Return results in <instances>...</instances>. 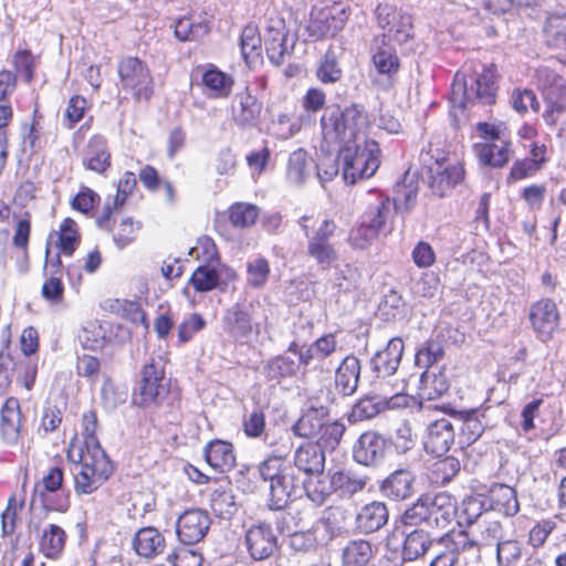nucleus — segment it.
<instances>
[{
  "label": "nucleus",
  "instance_id": "obj_1",
  "mask_svg": "<svg viewBox=\"0 0 566 566\" xmlns=\"http://www.w3.org/2000/svg\"><path fill=\"white\" fill-rule=\"evenodd\" d=\"M302 492L315 505H323L335 493L332 474L329 473L328 480L324 473L302 478L287 467L283 474L276 476L275 485L269 486L266 506L271 511L283 512Z\"/></svg>",
  "mask_w": 566,
  "mask_h": 566
},
{
  "label": "nucleus",
  "instance_id": "obj_2",
  "mask_svg": "<svg viewBox=\"0 0 566 566\" xmlns=\"http://www.w3.org/2000/svg\"><path fill=\"white\" fill-rule=\"evenodd\" d=\"M326 454L319 443L307 441L301 443L293 452L292 461H286L279 455H271L262 461L258 467L260 478L275 485L279 474H283V470L290 467L302 478L313 474H321L325 471Z\"/></svg>",
  "mask_w": 566,
  "mask_h": 566
},
{
  "label": "nucleus",
  "instance_id": "obj_3",
  "mask_svg": "<svg viewBox=\"0 0 566 566\" xmlns=\"http://www.w3.org/2000/svg\"><path fill=\"white\" fill-rule=\"evenodd\" d=\"M497 69L494 64L483 65L480 73L468 78L464 73H457L453 78L449 99L453 107L467 109L476 104L488 106L495 103Z\"/></svg>",
  "mask_w": 566,
  "mask_h": 566
},
{
  "label": "nucleus",
  "instance_id": "obj_4",
  "mask_svg": "<svg viewBox=\"0 0 566 566\" xmlns=\"http://www.w3.org/2000/svg\"><path fill=\"white\" fill-rule=\"evenodd\" d=\"M379 145L367 136H358L347 146H342L338 159L343 166L345 182L354 185L359 180L370 178L379 168Z\"/></svg>",
  "mask_w": 566,
  "mask_h": 566
},
{
  "label": "nucleus",
  "instance_id": "obj_5",
  "mask_svg": "<svg viewBox=\"0 0 566 566\" xmlns=\"http://www.w3.org/2000/svg\"><path fill=\"white\" fill-rule=\"evenodd\" d=\"M363 107L353 104L344 109L339 106L326 107L321 118L322 135L327 144L347 146L365 136L361 132L364 125Z\"/></svg>",
  "mask_w": 566,
  "mask_h": 566
},
{
  "label": "nucleus",
  "instance_id": "obj_6",
  "mask_svg": "<svg viewBox=\"0 0 566 566\" xmlns=\"http://www.w3.org/2000/svg\"><path fill=\"white\" fill-rule=\"evenodd\" d=\"M454 505L451 497L444 493L422 494L415 503L409 505L401 514L403 526L444 528L452 520Z\"/></svg>",
  "mask_w": 566,
  "mask_h": 566
},
{
  "label": "nucleus",
  "instance_id": "obj_7",
  "mask_svg": "<svg viewBox=\"0 0 566 566\" xmlns=\"http://www.w3.org/2000/svg\"><path fill=\"white\" fill-rule=\"evenodd\" d=\"M67 457L75 461L72 453ZM78 471L74 472V490L77 495L92 494L113 474L114 465L105 451H84L78 453Z\"/></svg>",
  "mask_w": 566,
  "mask_h": 566
},
{
  "label": "nucleus",
  "instance_id": "obj_8",
  "mask_svg": "<svg viewBox=\"0 0 566 566\" xmlns=\"http://www.w3.org/2000/svg\"><path fill=\"white\" fill-rule=\"evenodd\" d=\"M422 179L432 196L447 197L464 179V168L460 164L449 165L444 157H434L431 150H421Z\"/></svg>",
  "mask_w": 566,
  "mask_h": 566
},
{
  "label": "nucleus",
  "instance_id": "obj_9",
  "mask_svg": "<svg viewBox=\"0 0 566 566\" xmlns=\"http://www.w3.org/2000/svg\"><path fill=\"white\" fill-rule=\"evenodd\" d=\"M168 395L169 379L165 376L164 365L151 359L142 369V378L134 392V403L143 408L161 406Z\"/></svg>",
  "mask_w": 566,
  "mask_h": 566
},
{
  "label": "nucleus",
  "instance_id": "obj_10",
  "mask_svg": "<svg viewBox=\"0 0 566 566\" xmlns=\"http://www.w3.org/2000/svg\"><path fill=\"white\" fill-rule=\"evenodd\" d=\"M392 448L390 437L377 430L360 433L352 448L353 460L365 468L379 469L386 462Z\"/></svg>",
  "mask_w": 566,
  "mask_h": 566
},
{
  "label": "nucleus",
  "instance_id": "obj_11",
  "mask_svg": "<svg viewBox=\"0 0 566 566\" xmlns=\"http://www.w3.org/2000/svg\"><path fill=\"white\" fill-rule=\"evenodd\" d=\"M118 75L123 88L137 101H148L153 93V77L148 66L138 57L127 56L119 61Z\"/></svg>",
  "mask_w": 566,
  "mask_h": 566
},
{
  "label": "nucleus",
  "instance_id": "obj_12",
  "mask_svg": "<svg viewBox=\"0 0 566 566\" xmlns=\"http://www.w3.org/2000/svg\"><path fill=\"white\" fill-rule=\"evenodd\" d=\"M392 213L389 198L380 199L370 205L360 218L359 227L352 231L350 240L358 248H364L369 241L377 238L385 230L386 223Z\"/></svg>",
  "mask_w": 566,
  "mask_h": 566
},
{
  "label": "nucleus",
  "instance_id": "obj_13",
  "mask_svg": "<svg viewBox=\"0 0 566 566\" xmlns=\"http://www.w3.org/2000/svg\"><path fill=\"white\" fill-rule=\"evenodd\" d=\"M63 486V470L60 467H53L43 475L41 482L36 483L31 499V506L38 501L41 503L45 512L56 511L65 512L69 506V497L66 495H53Z\"/></svg>",
  "mask_w": 566,
  "mask_h": 566
},
{
  "label": "nucleus",
  "instance_id": "obj_14",
  "mask_svg": "<svg viewBox=\"0 0 566 566\" xmlns=\"http://www.w3.org/2000/svg\"><path fill=\"white\" fill-rule=\"evenodd\" d=\"M371 62L376 72V76H374L370 71L373 83L384 90L391 88L400 67V61L396 50L382 42L374 50Z\"/></svg>",
  "mask_w": 566,
  "mask_h": 566
},
{
  "label": "nucleus",
  "instance_id": "obj_15",
  "mask_svg": "<svg viewBox=\"0 0 566 566\" xmlns=\"http://www.w3.org/2000/svg\"><path fill=\"white\" fill-rule=\"evenodd\" d=\"M210 524L211 521L206 511L200 509L187 510L178 517L177 536L187 546L197 544L205 538Z\"/></svg>",
  "mask_w": 566,
  "mask_h": 566
},
{
  "label": "nucleus",
  "instance_id": "obj_16",
  "mask_svg": "<svg viewBox=\"0 0 566 566\" xmlns=\"http://www.w3.org/2000/svg\"><path fill=\"white\" fill-rule=\"evenodd\" d=\"M454 441L455 428L450 416L437 419L428 424L423 440L424 450L428 453L440 458L449 452Z\"/></svg>",
  "mask_w": 566,
  "mask_h": 566
},
{
  "label": "nucleus",
  "instance_id": "obj_17",
  "mask_svg": "<svg viewBox=\"0 0 566 566\" xmlns=\"http://www.w3.org/2000/svg\"><path fill=\"white\" fill-rule=\"evenodd\" d=\"M530 321L541 340L552 338L559 324V312L551 298H542L530 308Z\"/></svg>",
  "mask_w": 566,
  "mask_h": 566
},
{
  "label": "nucleus",
  "instance_id": "obj_18",
  "mask_svg": "<svg viewBox=\"0 0 566 566\" xmlns=\"http://www.w3.org/2000/svg\"><path fill=\"white\" fill-rule=\"evenodd\" d=\"M245 545L254 560L266 559L279 548L277 537L266 523L253 525L245 532Z\"/></svg>",
  "mask_w": 566,
  "mask_h": 566
},
{
  "label": "nucleus",
  "instance_id": "obj_19",
  "mask_svg": "<svg viewBox=\"0 0 566 566\" xmlns=\"http://www.w3.org/2000/svg\"><path fill=\"white\" fill-rule=\"evenodd\" d=\"M448 415L460 430L461 442L470 446L474 443L484 432L488 423L485 413L480 409L457 410L448 409Z\"/></svg>",
  "mask_w": 566,
  "mask_h": 566
},
{
  "label": "nucleus",
  "instance_id": "obj_20",
  "mask_svg": "<svg viewBox=\"0 0 566 566\" xmlns=\"http://www.w3.org/2000/svg\"><path fill=\"white\" fill-rule=\"evenodd\" d=\"M403 348L402 339L392 337L385 348L374 354L369 360V366L376 378H387L398 370Z\"/></svg>",
  "mask_w": 566,
  "mask_h": 566
},
{
  "label": "nucleus",
  "instance_id": "obj_21",
  "mask_svg": "<svg viewBox=\"0 0 566 566\" xmlns=\"http://www.w3.org/2000/svg\"><path fill=\"white\" fill-rule=\"evenodd\" d=\"M328 416V407L319 403L317 399H308L306 408L298 420L292 426V431L300 438H316Z\"/></svg>",
  "mask_w": 566,
  "mask_h": 566
},
{
  "label": "nucleus",
  "instance_id": "obj_22",
  "mask_svg": "<svg viewBox=\"0 0 566 566\" xmlns=\"http://www.w3.org/2000/svg\"><path fill=\"white\" fill-rule=\"evenodd\" d=\"M416 475L408 469H397L379 483V492L390 501L400 502L415 494Z\"/></svg>",
  "mask_w": 566,
  "mask_h": 566
},
{
  "label": "nucleus",
  "instance_id": "obj_23",
  "mask_svg": "<svg viewBox=\"0 0 566 566\" xmlns=\"http://www.w3.org/2000/svg\"><path fill=\"white\" fill-rule=\"evenodd\" d=\"M222 329L226 334L237 340L250 337L253 325L250 313V305L235 303L224 310L221 318Z\"/></svg>",
  "mask_w": 566,
  "mask_h": 566
},
{
  "label": "nucleus",
  "instance_id": "obj_24",
  "mask_svg": "<svg viewBox=\"0 0 566 566\" xmlns=\"http://www.w3.org/2000/svg\"><path fill=\"white\" fill-rule=\"evenodd\" d=\"M436 542L457 563L462 556H473L480 552L479 543L463 530H451L437 538Z\"/></svg>",
  "mask_w": 566,
  "mask_h": 566
},
{
  "label": "nucleus",
  "instance_id": "obj_25",
  "mask_svg": "<svg viewBox=\"0 0 566 566\" xmlns=\"http://www.w3.org/2000/svg\"><path fill=\"white\" fill-rule=\"evenodd\" d=\"M485 504L488 509L505 517H513L520 512L517 492L507 484L492 483L485 495Z\"/></svg>",
  "mask_w": 566,
  "mask_h": 566
},
{
  "label": "nucleus",
  "instance_id": "obj_26",
  "mask_svg": "<svg viewBox=\"0 0 566 566\" xmlns=\"http://www.w3.org/2000/svg\"><path fill=\"white\" fill-rule=\"evenodd\" d=\"M312 15L311 35H337L348 18L346 10L337 6L319 9Z\"/></svg>",
  "mask_w": 566,
  "mask_h": 566
},
{
  "label": "nucleus",
  "instance_id": "obj_27",
  "mask_svg": "<svg viewBox=\"0 0 566 566\" xmlns=\"http://www.w3.org/2000/svg\"><path fill=\"white\" fill-rule=\"evenodd\" d=\"M360 360L354 355H347L335 370V388L343 397L353 396L360 379Z\"/></svg>",
  "mask_w": 566,
  "mask_h": 566
},
{
  "label": "nucleus",
  "instance_id": "obj_28",
  "mask_svg": "<svg viewBox=\"0 0 566 566\" xmlns=\"http://www.w3.org/2000/svg\"><path fill=\"white\" fill-rule=\"evenodd\" d=\"M335 493L343 499H350L363 492L370 478L353 468L338 469L331 473Z\"/></svg>",
  "mask_w": 566,
  "mask_h": 566
},
{
  "label": "nucleus",
  "instance_id": "obj_29",
  "mask_svg": "<svg viewBox=\"0 0 566 566\" xmlns=\"http://www.w3.org/2000/svg\"><path fill=\"white\" fill-rule=\"evenodd\" d=\"M388 507L381 501L365 504L356 516L357 527L365 534L379 531L388 523Z\"/></svg>",
  "mask_w": 566,
  "mask_h": 566
},
{
  "label": "nucleus",
  "instance_id": "obj_30",
  "mask_svg": "<svg viewBox=\"0 0 566 566\" xmlns=\"http://www.w3.org/2000/svg\"><path fill=\"white\" fill-rule=\"evenodd\" d=\"M261 108V103L247 90L238 93L232 104L233 120L241 127H252L258 123Z\"/></svg>",
  "mask_w": 566,
  "mask_h": 566
},
{
  "label": "nucleus",
  "instance_id": "obj_31",
  "mask_svg": "<svg viewBox=\"0 0 566 566\" xmlns=\"http://www.w3.org/2000/svg\"><path fill=\"white\" fill-rule=\"evenodd\" d=\"M203 454L207 463L216 472H229L235 465L233 446L228 441L212 440L205 448Z\"/></svg>",
  "mask_w": 566,
  "mask_h": 566
},
{
  "label": "nucleus",
  "instance_id": "obj_32",
  "mask_svg": "<svg viewBox=\"0 0 566 566\" xmlns=\"http://www.w3.org/2000/svg\"><path fill=\"white\" fill-rule=\"evenodd\" d=\"M22 412L15 397H9L1 408L0 430L7 443H15L20 436Z\"/></svg>",
  "mask_w": 566,
  "mask_h": 566
},
{
  "label": "nucleus",
  "instance_id": "obj_33",
  "mask_svg": "<svg viewBox=\"0 0 566 566\" xmlns=\"http://www.w3.org/2000/svg\"><path fill=\"white\" fill-rule=\"evenodd\" d=\"M201 82L208 91L207 95L212 98L230 96L234 84L232 76L220 71L213 64H209L203 71Z\"/></svg>",
  "mask_w": 566,
  "mask_h": 566
},
{
  "label": "nucleus",
  "instance_id": "obj_34",
  "mask_svg": "<svg viewBox=\"0 0 566 566\" xmlns=\"http://www.w3.org/2000/svg\"><path fill=\"white\" fill-rule=\"evenodd\" d=\"M436 541L429 532L421 527L405 533L401 549L402 559L411 562L424 556Z\"/></svg>",
  "mask_w": 566,
  "mask_h": 566
},
{
  "label": "nucleus",
  "instance_id": "obj_35",
  "mask_svg": "<svg viewBox=\"0 0 566 566\" xmlns=\"http://www.w3.org/2000/svg\"><path fill=\"white\" fill-rule=\"evenodd\" d=\"M54 240L56 248L60 250V253L66 256H71L75 252L81 241L76 222L71 218L64 219L60 226V229L50 233L48 243L51 244V242Z\"/></svg>",
  "mask_w": 566,
  "mask_h": 566
},
{
  "label": "nucleus",
  "instance_id": "obj_36",
  "mask_svg": "<svg viewBox=\"0 0 566 566\" xmlns=\"http://www.w3.org/2000/svg\"><path fill=\"white\" fill-rule=\"evenodd\" d=\"M83 164L92 171L98 174L106 171L111 165V154L104 137L94 136L90 139Z\"/></svg>",
  "mask_w": 566,
  "mask_h": 566
},
{
  "label": "nucleus",
  "instance_id": "obj_37",
  "mask_svg": "<svg viewBox=\"0 0 566 566\" xmlns=\"http://www.w3.org/2000/svg\"><path fill=\"white\" fill-rule=\"evenodd\" d=\"M316 164L304 149L293 151L287 161L286 177L294 185H302L315 170Z\"/></svg>",
  "mask_w": 566,
  "mask_h": 566
},
{
  "label": "nucleus",
  "instance_id": "obj_38",
  "mask_svg": "<svg viewBox=\"0 0 566 566\" xmlns=\"http://www.w3.org/2000/svg\"><path fill=\"white\" fill-rule=\"evenodd\" d=\"M449 379L442 370H424L419 380V397L423 400H434L448 391Z\"/></svg>",
  "mask_w": 566,
  "mask_h": 566
},
{
  "label": "nucleus",
  "instance_id": "obj_39",
  "mask_svg": "<svg viewBox=\"0 0 566 566\" xmlns=\"http://www.w3.org/2000/svg\"><path fill=\"white\" fill-rule=\"evenodd\" d=\"M164 536L154 527H145L138 531L133 541V546L139 556L151 558L163 552Z\"/></svg>",
  "mask_w": 566,
  "mask_h": 566
},
{
  "label": "nucleus",
  "instance_id": "obj_40",
  "mask_svg": "<svg viewBox=\"0 0 566 566\" xmlns=\"http://www.w3.org/2000/svg\"><path fill=\"white\" fill-rule=\"evenodd\" d=\"M373 557L374 549L370 542L353 539L342 551V566H368Z\"/></svg>",
  "mask_w": 566,
  "mask_h": 566
},
{
  "label": "nucleus",
  "instance_id": "obj_41",
  "mask_svg": "<svg viewBox=\"0 0 566 566\" xmlns=\"http://www.w3.org/2000/svg\"><path fill=\"white\" fill-rule=\"evenodd\" d=\"M395 193L396 197L391 205L396 211L408 213L415 208L417 203L418 187L413 181V177H409V172H406L401 184H397Z\"/></svg>",
  "mask_w": 566,
  "mask_h": 566
},
{
  "label": "nucleus",
  "instance_id": "obj_42",
  "mask_svg": "<svg viewBox=\"0 0 566 566\" xmlns=\"http://www.w3.org/2000/svg\"><path fill=\"white\" fill-rule=\"evenodd\" d=\"M65 541V532L59 525L50 524L41 536L40 551L45 557L55 559L63 552Z\"/></svg>",
  "mask_w": 566,
  "mask_h": 566
},
{
  "label": "nucleus",
  "instance_id": "obj_43",
  "mask_svg": "<svg viewBox=\"0 0 566 566\" xmlns=\"http://www.w3.org/2000/svg\"><path fill=\"white\" fill-rule=\"evenodd\" d=\"M478 157L481 164L492 168H502L510 160V143L484 144L478 148Z\"/></svg>",
  "mask_w": 566,
  "mask_h": 566
},
{
  "label": "nucleus",
  "instance_id": "obj_44",
  "mask_svg": "<svg viewBox=\"0 0 566 566\" xmlns=\"http://www.w3.org/2000/svg\"><path fill=\"white\" fill-rule=\"evenodd\" d=\"M397 15V12L388 4H379L376 8V18L382 29H388L389 33L409 35L411 29L410 15H400L398 24L395 22Z\"/></svg>",
  "mask_w": 566,
  "mask_h": 566
},
{
  "label": "nucleus",
  "instance_id": "obj_45",
  "mask_svg": "<svg viewBox=\"0 0 566 566\" xmlns=\"http://www.w3.org/2000/svg\"><path fill=\"white\" fill-rule=\"evenodd\" d=\"M300 369V363L286 356L279 355L270 359L264 366V374L269 380L280 382L283 378L293 377Z\"/></svg>",
  "mask_w": 566,
  "mask_h": 566
},
{
  "label": "nucleus",
  "instance_id": "obj_46",
  "mask_svg": "<svg viewBox=\"0 0 566 566\" xmlns=\"http://www.w3.org/2000/svg\"><path fill=\"white\" fill-rule=\"evenodd\" d=\"M360 281L359 270L352 264L335 268L333 286L340 293H349L358 289Z\"/></svg>",
  "mask_w": 566,
  "mask_h": 566
},
{
  "label": "nucleus",
  "instance_id": "obj_47",
  "mask_svg": "<svg viewBox=\"0 0 566 566\" xmlns=\"http://www.w3.org/2000/svg\"><path fill=\"white\" fill-rule=\"evenodd\" d=\"M566 113V85H560L551 93L547 101V107L543 113L545 123L553 127Z\"/></svg>",
  "mask_w": 566,
  "mask_h": 566
},
{
  "label": "nucleus",
  "instance_id": "obj_48",
  "mask_svg": "<svg viewBox=\"0 0 566 566\" xmlns=\"http://www.w3.org/2000/svg\"><path fill=\"white\" fill-rule=\"evenodd\" d=\"M346 427L343 422L339 420L335 421H327L325 420L322 430H319V433L317 434V441L314 443H319L323 450H335L345 433Z\"/></svg>",
  "mask_w": 566,
  "mask_h": 566
},
{
  "label": "nucleus",
  "instance_id": "obj_49",
  "mask_svg": "<svg viewBox=\"0 0 566 566\" xmlns=\"http://www.w3.org/2000/svg\"><path fill=\"white\" fill-rule=\"evenodd\" d=\"M210 507L216 516L229 520L237 512L234 495L231 491L216 489L210 495Z\"/></svg>",
  "mask_w": 566,
  "mask_h": 566
},
{
  "label": "nucleus",
  "instance_id": "obj_50",
  "mask_svg": "<svg viewBox=\"0 0 566 566\" xmlns=\"http://www.w3.org/2000/svg\"><path fill=\"white\" fill-rule=\"evenodd\" d=\"M460 471V462L457 458L449 455L437 460L430 472V479L436 484L449 483Z\"/></svg>",
  "mask_w": 566,
  "mask_h": 566
},
{
  "label": "nucleus",
  "instance_id": "obj_51",
  "mask_svg": "<svg viewBox=\"0 0 566 566\" xmlns=\"http://www.w3.org/2000/svg\"><path fill=\"white\" fill-rule=\"evenodd\" d=\"M259 217L256 206L245 202L233 203L229 208V220L233 227L248 228L255 223Z\"/></svg>",
  "mask_w": 566,
  "mask_h": 566
},
{
  "label": "nucleus",
  "instance_id": "obj_52",
  "mask_svg": "<svg viewBox=\"0 0 566 566\" xmlns=\"http://www.w3.org/2000/svg\"><path fill=\"white\" fill-rule=\"evenodd\" d=\"M496 559L500 566H518L522 559V543L511 538L499 541Z\"/></svg>",
  "mask_w": 566,
  "mask_h": 566
},
{
  "label": "nucleus",
  "instance_id": "obj_53",
  "mask_svg": "<svg viewBox=\"0 0 566 566\" xmlns=\"http://www.w3.org/2000/svg\"><path fill=\"white\" fill-rule=\"evenodd\" d=\"M382 409V403L375 397L359 399L348 413V421L356 423L376 417Z\"/></svg>",
  "mask_w": 566,
  "mask_h": 566
},
{
  "label": "nucleus",
  "instance_id": "obj_54",
  "mask_svg": "<svg viewBox=\"0 0 566 566\" xmlns=\"http://www.w3.org/2000/svg\"><path fill=\"white\" fill-rule=\"evenodd\" d=\"M296 38H264V45L272 63L280 65L284 56L290 55Z\"/></svg>",
  "mask_w": 566,
  "mask_h": 566
},
{
  "label": "nucleus",
  "instance_id": "obj_55",
  "mask_svg": "<svg viewBox=\"0 0 566 566\" xmlns=\"http://www.w3.org/2000/svg\"><path fill=\"white\" fill-rule=\"evenodd\" d=\"M220 276L216 269L208 265L198 266L191 277L190 283L197 292H209L219 284Z\"/></svg>",
  "mask_w": 566,
  "mask_h": 566
},
{
  "label": "nucleus",
  "instance_id": "obj_56",
  "mask_svg": "<svg viewBox=\"0 0 566 566\" xmlns=\"http://www.w3.org/2000/svg\"><path fill=\"white\" fill-rule=\"evenodd\" d=\"M306 252L322 270L329 269L337 259V252L329 242L307 241Z\"/></svg>",
  "mask_w": 566,
  "mask_h": 566
},
{
  "label": "nucleus",
  "instance_id": "obj_57",
  "mask_svg": "<svg viewBox=\"0 0 566 566\" xmlns=\"http://www.w3.org/2000/svg\"><path fill=\"white\" fill-rule=\"evenodd\" d=\"M270 265L265 258L259 256L247 264V282L254 289H262L268 282Z\"/></svg>",
  "mask_w": 566,
  "mask_h": 566
},
{
  "label": "nucleus",
  "instance_id": "obj_58",
  "mask_svg": "<svg viewBox=\"0 0 566 566\" xmlns=\"http://www.w3.org/2000/svg\"><path fill=\"white\" fill-rule=\"evenodd\" d=\"M405 301L395 290H389L379 303L378 310L385 321H392L400 316L405 311Z\"/></svg>",
  "mask_w": 566,
  "mask_h": 566
},
{
  "label": "nucleus",
  "instance_id": "obj_59",
  "mask_svg": "<svg viewBox=\"0 0 566 566\" xmlns=\"http://www.w3.org/2000/svg\"><path fill=\"white\" fill-rule=\"evenodd\" d=\"M444 355L442 344L437 339H428L416 353V365L422 368H430Z\"/></svg>",
  "mask_w": 566,
  "mask_h": 566
},
{
  "label": "nucleus",
  "instance_id": "obj_60",
  "mask_svg": "<svg viewBox=\"0 0 566 566\" xmlns=\"http://www.w3.org/2000/svg\"><path fill=\"white\" fill-rule=\"evenodd\" d=\"M318 80L323 83H335L342 77V70L338 66L337 55L333 50H327L316 72Z\"/></svg>",
  "mask_w": 566,
  "mask_h": 566
},
{
  "label": "nucleus",
  "instance_id": "obj_61",
  "mask_svg": "<svg viewBox=\"0 0 566 566\" xmlns=\"http://www.w3.org/2000/svg\"><path fill=\"white\" fill-rule=\"evenodd\" d=\"M83 434H84V451H105L96 437L97 416L96 412L90 410L82 417Z\"/></svg>",
  "mask_w": 566,
  "mask_h": 566
},
{
  "label": "nucleus",
  "instance_id": "obj_62",
  "mask_svg": "<svg viewBox=\"0 0 566 566\" xmlns=\"http://www.w3.org/2000/svg\"><path fill=\"white\" fill-rule=\"evenodd\" d=\"M556 526L552 518L537 522L528 532V544L534 548L542 547Z\"/></svg>",
  "mask_w": 566,
  "mask_h": 566
},
{
  "label": "nucleus",
  "instance_id": "obj_63",
  "mask_svg": "<svg viewBox=\"0 0 566 566\" xmlns=\"http://www.w3.org/2000/svg\"><path fill=\"white\" fill-rule=\"evenodd\" d=\"M103 406L106 410L113 411L127 400V392L118 389L112 381L104 382L101 390Z\"/></svg>",
  "mask_w": 566,
  "mask_h": 566
},
{
  "label": "nucleus",
  "instance_id": "obj_64",
  "mask_svg": "<svg viewBox=\"0 0 566 566\" xmlns=\"http://www.w3.org/2000/svg\"><path fill=\"white\" fill-rule=\"evenodd\" d=\"M140 228V223L137 222L136 226L132 218H125L119 223L116 232L113 235V240L115 244L119 249H124L128 244H130L136 238V231Z\"/></svg>",
  "mask_w": 566,
  "mask_h": 566
}]
</instances>
